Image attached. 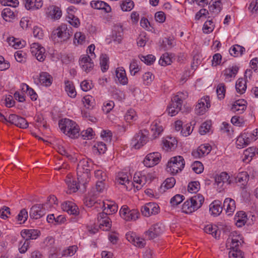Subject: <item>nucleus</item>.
<instances>
[{
	"label": "nucleus",
	"instance_id": "obj_34",
	"mask_svg": "<svg viewBox=\"0 0 258 258\" xmlns=\"http://www.w3.org/2000/svg\"><path fill=\"white\" fill-rule=\"evenodd\" d=\"M204 230L205 232L212 234L216 239L220 237L221 232L216 225H208L205 226Z\"/></svg>",
	"mask_w": 258,
	"mask_h": 258
},
{
	"label": "nucleus",
	"instance_id": "obj_29",
	"mask_svg": "<svg viewBox=\"0 0 258 258\" xmlns=\"http://www.w3.org/2000/svg\"><path fill=\"white\" fill-rule=\"evenodd\" d=\"M251 142V139L248 136L247 134L244 133L238 137L236 144L237 148H242L249 145Z\"/></svg>",
	"mask_w": 258,
	"mask_h": 258
},
{
	"label": "nucleus",
	"instance_id": "obj_22",
	"mask_svg": "<svg viewBox=\"0 0 258 258\" xmlns=\"http://www.w3.org/2000/svg\"><path fill=\"white\" fill-rule=\"evenodd\" d=\"M239 68L236 66L229 67L223 71V76L225 82H229L234 78L238 73Z\"/></svg>",
	"mask_w": 258,
	"mask_h": 258
},
{
	"label": "nucleus",
	"instance_id": "obj_14",
	"mask_svg": "<svg viewBox=\"0 0 258 258\" xmlns=\"http://www.w3.org/2000/svg\"><path fill=\"white\" fill-rule=\"evenodd\" d=\"M46 208L42 204H36L30 209L29 215L31 218L38 219L45 214Z\"/></svg>",
	"mask_w": 258,
	"mask_h": 258
},
{
	"label": "nucleus",
	"instance_id": "obj_7",
	"mask_svg": "<svg viewBox=\"0 0 258 258\" xmlns=\"http://www.w3.org/2000/svg\"><path fill=\"white\" fill-rule=\"evenodd\" d=\"M73 33L72 28L65 24L61 25L52 32V35H56L61 41L68 40Z\"/></svg>",
	"mask_w": 258,
	"mask_h": 258
},
{
	"label": "nucleus",
	"instance_id": "obj_59",
	"mask_svg": "<svg viewBox=\"0 0 258 258\" xmlns=\"http://www.w3.org/2000/svg\"><path fill=\"white\" fill-rule=\"evenodd\" d=\"M96 196L97 194L94 193L93 191H91L89 194V197L86 200V205L88 207L93 206L96 203L95 199Z\"/></svg>",
	"mask_w": 258,
	"mask_h": 258
},
{
	"label": "nucleus",
	"instance_id": "obj_51",
	"mask_svg": "<svg viewBox=\"0 0 258 258\" xmlns=\"http://www.w3.org/2000/svg\"><path fill=\"white\" fill-rule=\"evenodd\" d=\"M85 106L88 109H92L94 105V99L90 95H86L83 97L82 100Z\"/></svg>",
	"mask_w": 258,
	"mask_h": 258
},
{
	"label": "nucleus",
	"instance_id": "obj_19",
	"mask_svg": "<svg viewBox=\"0 0 258 258\" xmlns=\"http://www.w3.org/2000/svg\"><path fill=\"white\" fill-rule=\"evenodd\" d=\"M211 151V147L210 145H202L199 146L196 150L192 151L191 155L195 158H200L207 155Z\"/></svg>",
	"mask_w": 258,
	"mask_h": 258
},
{
	"label": "nucleus",
	"instance_id": "obj_18",
	"mask_svg": "<svg viewBox=\"0 0 258 258\" xmlns=\"http://www.w3.org/2000/svg\"><path fill=\"white\" fill-rule=\"evenodd\" d=\"M179 101H180V99L178 96H175L172 99V103L166 110L168 114L171 116L175 115L180 110L182 105L180 104V102H177Z\"/></svg>",
	"mask_w": 258,
	"mask_h": 258
},
{
	"label": "nucleus",
	"instance_id": "obj_49",
	"mask_svg": "<svg viewBox=\"0 0 258 258\" xmlns=\"http://www.w3.org/2000/svg\"><path fill=\"white\" fill-rule=\"evenodd\" d=\"M66 20L75 27H78L80 26L79 19L72 13H68L66 16Z\"/></svg>",
	"mask_w": 258,
	"mask_h": 258
},
{
	"label": "nucleus",
	"instance_id": "obj_26",
	"mask_svg": "<svg viewBox=\"0 0 258 258\" xmlns=\"http://www.w3.org/2000/svg\"><path fill=\"white\" fill-rule=\"evenodd\" d=\"M98 220L99 223L100 227L105 226L106 227V230H108L111 227V221L108 217L107 213L104 212L100 213L98 215Z\"/></svg>",
	"mask_w": 258,
	"mask_h": 258
},
{
	"label": "nucleus",
	"instance_id": "obj_45",
	"mask_svg": "<svg viewBox=\"0 0 258 258\" xmlns=\"http://www.w3.org/2000/svg\"><path fill=\"white\" fill-rule=\"evenodd\" d=\"M255 148L252 147L246 149L243 152L244 157L243 161L247 163L250 161L252 157L255 155Z\"/></svg>",
	"mask_w": 258,
	"mask_h": 258
},
{
	"label": "nucleus",
	"instance_id": "obj_50",
	"mask_svg": "<svg viewBox=\"0 0 258 258\" xmlns=\"http://www.w3.org/2000/svg\"><path fill=\"white\" fill-rule=\"evenodd\" d=\"M108 57L106 54H102L100 57V64L101 66V70L103 72H106L109 68L108 64Z\"/></svg>",
	"mask_w": 258,
	"mask_h": 258
},
{
	"label": "nucleus",
	"instance_id": "obj_30",
	"mask_svg": "<svg viewBox=\"0 0 258 258\" xmlns=\"http://www.w3.org/2000/svg\"><path fill=\"white\" fill-rule=\"evenodd\" d=\"M116 77L118 82L122 85H126L128 79L126 75L125 70L122 67L117 68L115 71Z\"/></svg>",
	"mask_w": 258,
	"mask_h": 258
},
{
	"label": "nucleus",
	"instance_id": "obj_42",
	"mask_svg": "<svg viewBox=\"0 0 258 258\" xmlns=\"http://www.w3.org/2000/svg\"><path fill=\"white\" fill-rule=\"evenodd\" d=\"M235 88L237 93L242 94L246 89V81L243 78H239L235 84Z\"/></svg>",
	"mask_w": 258,
	"mask_h": 258
},
{
	"label": "nucleus",
	"instance_id": "obj_57",
	"mask_svg": "<svg viewBox=\"0 0 258 258\" xmlns=\"http://www.w3.org/2000/svg\"><path fill=\"white\" fill-rule=\"evenodd\" d=\"M134 7V2L131 0L123 2L120 5L121 9L123 11H130Z\"/></svg>",
	"mask_w": 258,
	"mask_h": 258
},
{
	"label": "nucleus",
	"instance_id": "obj_15",
	"mask_svg": "<svg viewBox=\"0 0 258 258\" xmlns=\"http://www.w3.org/2000/svg\"><path fill=\"white\" fill-rule=\"evenodd\" d=\"M8 122L13 124L20 128H26L28 126V122L24 118L15 114H10L8 117Z\"/></svg>",
	"mask_w": 258,
	"mask_h": 258
},
{
	"label": "nucleus",
	"instance_id": "obj_41",
	"mask_svg": "<svg viewBox=\"0 0 258 258\" xmlns=\"http://www.w3.org/2000/svg\"><path fill=\"white\" fill-rule=\"evenodd\" d=\"M22 90L26 93L30 97L31 99L33 101H35L37 98V94L36 93L35 91L31 88H30L26 84H22L21 85Z\"/></svg>",
	"mask_w": 258,
	"mask_h": 258
},
{
	"label": "nucleus",
	"instance_id": "obj_2",
	"mask_svg": "<svg viewBox=\"0 0 258 258\" xmlns=\"http://www.w3.org/2000/svg\"><path fill=\"white\" fill-rule=\"evenodd\" d=\"M90 162L83 159L80 161L77 168L78 184L85 186L90 180Z\"/></svg>",
	"mask_w": 258,
	"mask_h": 258
},
{
	"label": "nucleus",
	"instance_id": "obj_35",
	"mask_svg": "<svg viewBox=\"0 0 258 258\" xmlns=\"http://www.w3.org/2000/svg\"><path fill=\"white\" fill-rule=\"evenodd\" d=\"M122 35L123 29L122 26L121 25L115 26L114 28V33L112 35L113 40L118 43H120L122 40Z\"/></svg>",
	"mask_w": 258,
	"mask_h": 258
},
{
	"label": "nucleus",
	"instance_id": "obj_11",
	"mask_svg": "<svg viewBox=\"0 0 258 258\" xmlns=\"http://www.w3.org/2000/svg\"><path fill=\"white\" fill-rule=\"evenodd\" d=\"M30 51L39 61H43L45 58V49L38 43H33L31 45Z\"/></svg>",
	"mask_w": 258,
	"mask_h": 258
},
{
	"label": "nucleus",
	"instance_id": "obj_39",
	"mask_svg": "<svg viewBox=\"0 0 258 258\" xmlns=\"http://www.w3.org/2000/svg\"><path fill=\"white\" fill-rule=\"evenodd\" d=\"M65 91L70 97L75 98L76 96L77 92L75 86L72 82L69 81H65Z\"/></svg>",
	"mask_w": 258,
	"mask_h": 258
},
{
	"label": "nucleus",
	"instance_id": "obj_52",
	"mask_svg": "<svg viewBox=\"0 0 258 258\" xmlns=\"http://www.w3.org/2000/svg\"><path fill=\"white\" fill-rule=\"evenodd\" d=\"M171 62V58L167 53L163 54L159 60V63L162 66L169 65Z\"/></svg>",
	"mask_w": 258,
	"mask_h": 258
},
{
	"label": "nucleus",
	"instance_id": "obj_62",
	"mask_svg": "<svg viewBox=\"0 0 258 258\" xmlns=\"http://www.w3.org/2000/svg\"><path fill=\"white\" fill-rule=\"evenodd\" d=\"M28 212L25 209L21 210L17 216V220L20 223H24L28 218Z\"/></svg>",
	"mask_w": 258,
	"mask_h": 258
},
{
	"label": "nucleus",
	"instance_id": "obj_23",
	"mask_svg": "<svg viewBox=\"0 0 258 258\" xmlns=\"http://www.w3.org/2000/svg\"><path fill=\"white\" fill-rule=\"evenodd\" d=\"M26 9L28 10H36L43 5L42 0H22Z\"/></svg>",
	"mask_w": 258,
	"mask_h": 258
},
{
	"label": "nucleus",
	"instance_id": "obj_17",
	"mask_svg": "<svg viewBox=\"0 0 258 258\" xmlns=\"http://www.w3.org/2000/svg\"><path fill=\"white\" fill-rule=\"evenodd\" d=\"M79 64L82 70L88 73L91 71L93 67L94 63L90 56L87 54L82 55L79 59Z\"/></svg>",
	"mask_w": 258,
	"mask_h": 258
},
{
	"label": "nucleus",
	"instance_id": "obj_43",
	"mask_svg": "<svg viewBox=\"0 0 258 258\" xmlns=\"http://www.w3.org/2000/svg\"><path fill=\"white\" fill-rule=\"evenodd\" d=\"M249 175L246 172L243 171L239 172L237 175L234 177L235 181L236 183H240L241 185L245 184L248 180Z\"/></svg>",
	"mask_w": 258,
	"mask_h": 258
},
{
	"label": "nucleus",
	"instance_id": "obj_33",
	"mask_svg": "<svg viewBox=\"0 0 258 258\" xmlns=\"http://www.w3.org/2000/svg\"><path fill=\"white\" fill-rule=\"evenodd\" d=\"M209 11L214 14H218L221 10L220 0H212L209 4Z\"/></svg>",
	"mask_w": 258,
	"mask_h": 258
},
{
	"label": "nucleus",
	"instance_id": "obj_6",
	"mask_svg": "<svg viewBox=\"0 0 258 258\" xmlns=\"http://www.w3.org/2000/svg\"><path fill=\"white\" fill-rule=\"evenodd\" d=\"M215 182L217 188L220 192L226 188L227 185L231 184L232 181L227 172H222L220 174L216 175Z\"/></svg>",
	"mask_w": 258,
	"mask_h": 258
},
{
	"label": "nucleus",
	"instance_id": "obj_4",
	"mask_svg": "<svg viewBox=\"0 0 258 258\" xmlns=\"http://www.w3.org/2000/svg\"><path fill=\"white\" fill-rule=\"evenodd\" d=\"M204 202V198L200 194L191 197L185 201L182 205V211L186 214H190L200 208Z\"/></svg>",
	"mask_w": 258,
	"mask_h": 258
},
{
	"label": "nucleus",
	"instance_id": "obj_21",
	"mask_svg": "<svg viewBox=\"0 0 258 258\" xmlns=\"http://www.w3.org/2000/svg\"><path fill=\"white\" fill-rule=\"evenodd\" d=\"M61 208L70 215H78L79 214L77 206L72 202H66L62 204Z\"/></svg>",
	"mask_w": 258,
	"mask_h": 258
},
{
	"label": "nucleus",
	"instance_id": "obj_60",
	"mask_svg": "<svg viewBox=\"0 0 258 258\" xmlns=\"http://www.w3.org/2000/svg\"><path fill=\"white\" fill-rule=\"evenodd\" d=\"M102 180L97 181L95 188L91 191H93L94 193L97 194V195L99 193L103 192L105 189V183Z\"/></svg>",
	"mask_w": 258,
	"mask_h": 258
},
{
	"label": "nucleus",
	"instance_id": "obj_40",
	"mask_svg": "<svg viewBox=\"0 0 258 258\" xmlns=\"http://www.w3.org/2000/svg\"><path fill=\"white\" fill-rule=\"evenodd\" d=\"M236 224L237 227H241L244 225L246 221V216L243 211L237 212L235 217Z\"/></svg>",
	"mask_w": 258,
	"mask_h": 258
},
{
	"label": "nucleus",
	"instance_id": "obj_55",
	"mask_svg": "<svg viewBox=\"0 0 258 258\" xmlns=\"http://www.w3.org/2000/svg\"><path fill=\"white\" fill-rule=\"evenodd\" d=\"M140 58L147 65H151L155 60V57L152 54H148L146 56L140 55Z\"/></svg>",
	"mask_w": 258,
	"mask_h": 258
},
{
	"label": "nucleus",
	"instance_id": "obj_36",
	"mask_svg": "<svg viewBox=\"0 0 258 258\" xmlns=\"http://www.w3.org/2000/svg\"><path fill=\"white\" fill-rule=\"evenodd\" d=\"M102 208H104V211L106 210V212L105 213H107V215L115 213L118 209L117 206L113 202H110L109 203L102 202Z\"/></svg>",
	"mask_w": 258,
	"mask_h": 258
},
{
	"label": "nucleus",
	"instance_id": "obj_64",
	"mask_svg": "<svg viewBox=\"0 0 258 258\" xmlns=\"http://www.w3.org/2000/svg\"><path fill=\"white\" fill-rule=\"evenodd\" d=\"M184 199L183 196L176 195L172 197L170 200V203L173 206H175L180 204Z\"/></svg>",
	"mask_w": 258,
	"mask_h": 258
},
{
	"label": "nucleus",
	"instance_id": "obj_9",
	"mask_svg": "<svg viewBox=\"0 0 258 258\" xmlns=\"http://www.w3.org/2000/svg\"><path fill=\"white\" fill-rule=\"evenodd\" d=\"M119 214L120 216L125 221L136 220L140 215L137 210L135 209L129 210L126 206H123L121 207Z\"/></svg>",
	"mask_w": 258,
	"mask_h": 258
},
{
	"label": "nucleus",
	"instance_id": "obj_12",
	"mask_svg": "<svg viewBox=\"0 0 258 258\" xmlns=\"http://www.w3.org/2000/svg\"><path fill=\"white\" fill-rule=\"evenodd\" d=\"M164 226L162 224H155L145 232V235L149 239H153L162 234L164 231Z\"/></svg>",
	"mask_w": 258,
	"mask_h": 258
},
{
	"label": "nucleus",
	"instance_id": "obj_25",
	"mask_svg": "<svg viewBox=\"0 0 258 258\" xmlns=\"http://www.w3.org/2000/svg\"><path fill=\"white\" fill-rule=\"evenodd\" d=\"M91 7L95 9L104 10L106 13H109L111 8L106 3L101 1H93L91 2Z\"/></svg>",
	"mask_w": 258,
	"mask_h": 258
},
{
	"label": "nucleus",
	"instance_id": "obj_8",
	"mask_svg": "<svg viewBox=\"0 0 258 258\" xmlns=\"http://www.w3.org/2000/svg\"><path fill=\"white\" fill-rule=\"evenodd\" d=\"M147 133V131L144 130L139 132L135 135L132 140L131 144L135 149H140L147 143L148 141Z\"/></svg>",
	"mask_w": 258,
	"mask_h": 258
},
{
	"label": "nucleus",
	"instance_id": "obj_27",
	"mask_svg": "<svg viewBox=\"0 0 258 258\" xmlns=\"http://www.w3.org/2000/svg\"><path fill=\"white\" fill-rule=\"evenodd\" d=\"M222 210L221 202L220 201L215 200L210 205L209 210L211 212V214L214 216L219 215Z\"/></svg>",
	"mask_w": 258,
	"mask_h": 258
},
{
	"label": "nucleus",
	"instance_id": "obj_44",
	"mask_svg": "<svg viewBox=\"0 0 258 258\" xmlns=\"http://www.w3.org/2000/svg\"><path fill=\"white\" fill-rule=\"evenodd\" d=\"M14 10L10 8H5L2 12L3 19L6 21H10L11 19L15 17Z\"/></svg>",
	"mask_w": 258,
	"mask_h": 258
},
{
	"label": "nucleus",
	"instance_id": "obj_24",
	"mask_svg": "<svg viewBox=\"0 0 258 258\" xmlns=\"http://www.w3.org/2000/svg\"><path fill=\"white\" fill-rule=\"evenodd\" d=\"M246 101L244 99H240L234 102L231 107V110L238 114H241L246 108Z\"/></svg>",
	"mask_w": 258,
	"mask_h": 258
},
{
	"label": "nucleus",
	"instance_id": "obj_38",
	"mask_svg": "<svg viewBox=\"0 0 258 258\" xmlns=\"http://www.w3.org/2000/svg\"><path fill=\"white\" fill-rule=\"evenodd\" d=\"M39 81L42 84L49 86L52 84V78L48 73L42 72L39 75Z\"/></svg>",
	"mask_w": 258,
	"mask_h": 258
},
{
	"label": "nucleus",
	"instance_id": "obj_56",
	"mask_svg": "<svg viewBox=\"0 0 258 258\" xmlns=\"http://www.w3.org/2000/svg\"><path fill=\"white\" fill-rule=\"evenodd\" d=\"M124 119L126 122H130L132 120L137 119L136 112L134 109H130L127 110L124 115Z\"/></svg>",
	"mask_w": 258,
	"mask_h": 258
},
{
	"label": "nucleus",
	"instance_id": "obj_32",
	"mask_svg": "<svg viewBox=\"0 0 258 258\" xmlns=\"http://www.w3.org/2000/svg\"><path fill=\"white\" fill-rule=\"evenodd\" d=\"M65 182L68 185V192L71 194L75 192L78 189V184L72 178L71 176H68L65 179Z\"/></svg>",
	"mask_w": 258,
	"mask_h": 258
},
{
	"label": "nucleus",
	"instance_id": "obj_37",
	"mask_svg": "<svg viewBox=\"0 0 258 258\" xmlns=\"http://www.w3.org/2000/svg\"><path fill=\"white\" fill-rule=\"evenodd\" d=\"M244 51V47L238 44L234 45L229 49L230 54L234 57L242 55Z\"/></svg>",
	"mask_w": 258,
	"mask_h": 258
},
{
	"label": "nucleus",
	"instance_id": "obj_20",
	"mask_svg": "<svg viewBox=\"0 0 258 258\" xmlns=\"http://www.w3.org/2000/svg\"><path fill=\"white\" fill-rule=\"evenodd\" d=\"M125 236L129 242L137 247H143L146 244L145 240L137 237L134 232H128L126 234Z\"/></svg>",
	"mask_w": 258,
	"mask_h": 258
},
{
	"label": "nucleus",
	"instance_id": "obj_54",
	"mask_svg": "<svg viewBox=\"0 0 258 258\" xmlns=\"http://www.w3.org/2000/svg\"><path fill=\"white\" fill-rule=\"evenodd\" d=\"M225 91V86L223 83H220L218 85L216 92L218 99H222L224 98Z\"/></svg>",
	"mask_w": 258,
	"mask_h": 258
},
{
	"label": "nucleus",
	"instance_id": "obj_63",
	"mask_svg": "<svg viewBox=\"0 0 258 258\" xmlns=\"http://www.w3.org/2000/svg\"><path fill=\"white\" fill-rule=\"evenodd\" d=\"M51 18L54 19H58L61 16V11L58 7H53L49 12Z\"/></svg>",
	"mask_w": 258,
	"mask_h": 258
},
{
	"label": "nucleus",
	"instance_id": "obj_53",
	"mask_svg": "<svg viewBox=\"0 0 258 258\" xmlns=\"http://www.w3.org/2000/svg\"><path fill=\"white\" fill-rule=\"evenodd\" d=\"M175 184V179L174 177L167 178L161 185V188L169 189L174 186Z\"/></svg>",
	"mask_w": 258,
	"mask_h": 258
},
{
	"label": "nucleus",
	"instance_id": "obj_13",
	"mask_svg": "<svg viewBox=\"0 0 258 258\" xmlns=\"http://www.w3.org/2000/svg\"><path fill=\"white\" fill-rule=\"evenodd\" d=\"M210 107V97L207 96L199 100L196 106L195 111L197 114L202 115L205 113Z\"/></svg>",
	"mask_w": 258,
	"mask_h": 258
},
{
	"label": "nucleus",
	"instance_id": "obj_28",
	"mask_svg": "<svg viewBox=\"0 0 258 258\" xmlns=\"http://www.w3.org/2000/svg\"><path fill=\"white\" fill-rule=\"evenodd\" d=\"M223 207L225 208L226 213L231 215L235 210L236 206L235 201L231 198H226L223 203Z\"/></svg>",
	"mask_w": 258,
	"mask_h": 258
},
{
	"label": "nucleus",
	"instance_id": "obj_61",
	"mask_svg": "<svg viewBox=\"0 0 258 258\" xmlns=\"http://www.w3.org/2000/svg\"><path fill=\"white\" fill-rule=\"evenodd\" d=\"M192 169L197 174L201 173L204 170V166L200 161H195L191 165Z\"/></svg>",
	"mask_w": 258,
	"mask_h": 258
},
{
	"label": "nucleus",
	"instance_id": "obj_5",
	"mask_svg": "<svg viewBox=\"0 0 258 258\" xmlns=\"http://www.w3.org/2000/svg\"><path fill=\"white\" fill-rule=\"evenodd\" d=\"M185 161L182 156H177L170 158L167 163L166 170L172 175L180 172L184 168Z\"/></svg>",
	"mask_w": 258,
	"mask_h": 258
},
{
	"label": "nucleus",
	"instance_id": "obj_58",
	"mask_svg": "<svg viewBox=\"0 0 258 258\" xmlns=\"http://www.w3.org/2000/svg\"><path fill=\"white\" fill-rule=\"evenodd\" d=\"M211 123L209 121H206L203 123L199 129V133L201 135H204L208 132L210 129Z\"/></svg>",
	"mask_w": 258,
	"mask_h": 258
},
{
	"label": "nucleus",
	"instance_id": "obj_47",
	"mask_svg": "<svg viewBox=\"0 0 258 258\" xmlns=\"http://www.w3.org/2000/svg\"><path fill=\"white\" fill-rule=\"evenodd\" d=\"M115 180L119 184L124 185H126V184H129L130 182L127 174L123 172L118 173Z\"/></svg>",
	"mask_w": 258,
	"mask_h": 258
},
{
	"label": "nucleus",
	"instance_id": "obj_10",
	"mask_svg": "<svg viewBox=\"0 0 258 258\" xmlns=\"http://www.w3.org/2000/svg\"><path fill=\"white\" fill-rule=\"evenodd\" d=\"M161 158V155L158 152L149 153L145 157L143 163L147 167H152L158 164Z\"/></svg>",
	"mask_w": 258,
	"mask_h": 258
},
{
	"label": "nucleus",
	"instance_id": "obj_46",
	"mask_svg": "<svg viewBox=\"0 0 258 258\" xmlns=\"http://www.w3.org/2000/svg\"><path fill=\"white\" fill-rule=\"evenodd\" d=\"M151 130L153 132L154 139H156L163 131V129L162 126L159 125L158 122L155 121L151 124Z\"/></svg>",
	"mask_w": 258,
	"mask_h": 258
},
{
	"label": "nucleus",
	"instance_id": "obj_16",
	"mask_svg": "<svg viewBox=\"0 0 258 258\" xmlns=\"http://www.w3.org/2000/svg\"><path fill=\"white\" fill-rule=\"evenodd\" d=\"M159 207L155 203H147L141 209L142 214L146 217H149L151 215H155L159 212Z\"/></svg>",
	"mask_w": 258,
	"mask_h": 258
},
{
	"label": "nucleus",
	"instance_id": "obj_48",
	"mask_svg": "<svg viewBox=\"0 0 258 258\" xmlns=\"http://www.w3.org/2000/svg\"><path fill=\"white\" fill-rule=\"evenodd\" d=\"M169 140H165L163 141L164 148L167 151L172 150L176 147L177 141L174 138H168Z\"/></svg>",
	"mask_w": 258,
	"mask_h": 258
},
{
	"label": "nucleus",
	"instance_id": "obj_31",
	"mask_svg": "<svg viewBox=\"0 0 258 258\" xmlns=\"http://www.w3.org/2000/svg\"><path fill=\"white\" fill-rule=\"evenodd\" d=\"M134 181L138 184L136 186V187L138 190H139L146 184L147 177L145 175H142L140 172L136 173L134 176Z\"/></svg>",
	"mask_w": 258,
	"mask_h": 258
},
{
	"label": "nucleus",
	"instance_id": "obj_3",
	"mask_svg": "<svg viewBox=\"0 0 258 258\" xmlns=\"http://www.w3.org/2000/svg\"><path fill=\"white\" fill-rule=\"evenodd\" d=\"M231 242L230 250L229 252V258H244L243 253L239 249L238 246L243 242L239 235L236 232H231L227 239Z\"/></svg>",
	"mask_w": 258,
	"mask_h": 258
},
{
	"label": "nucleus",
	"instance_id": "obj_1",
	"mask_svg": "<svg viewBox=\"0 0 258 258\" xmlns=\"http://www.w3.org/2000/svg\"><path fill=\"white\" fill-rule=\"evenodd\" d=\"M60 130L72 139L77 138L80 136V129L76 122L68 118L60 120L58 123Z\"/></svg>",
	"mask_w": 258,
	"mask_h": 258
}]
</instances>
